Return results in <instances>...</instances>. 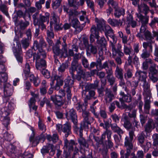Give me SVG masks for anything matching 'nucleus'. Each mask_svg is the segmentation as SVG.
<instances>
[{"label": "nucleus", "instance_id": "nucleus-4", "mask_svg": "<svg viewBox=\"0 0 158 158\" xmlns=\"http://www.w3.org/2000/svg\"><path fill=\"white\" fill-rule=\"evenodd\" d=\"M11 112L8 110L7 108L5 107L0 109V116L2 124L6 127H7L10 124V115Z\"/></svg>", "mask_w": 158, "mask_h": 158}, {"label": "nucleus", "instance_id": "nucleus-48", "mask_svg": "<svg viewBox=\"0 0 158 158\" xmlns=\"http://www.w3.org/2000/svg\"><path fill=\"white\" fill-rule=\"evenodd\" d=\"M78 142L80 145H82L85 147L88 148V144L85 139L83 137V136L80 137L78 139Z\"/></svg>", "mask_w": 158, "mask_h": 158}, {"label": "nucleus", "instance_id": "nucleus-26", "mask_svg": "<svg viewBox=\"0 0 158 158\" xmlns=\"http://www.w3.org/2000/svg\"><path fill=\"white\" fill-rule=\"evenodd\" d=\"M144 110L145 113L148 114L149 112V110L151 108L150 99L151 97H144Z\"/></svg>", "mask_w": 158, "mask_h": 158}, {"label": "nucleus", "instance_id": "nucleus-34", "mask_svg": "<svg viewBox=\"0 0 158 158\" xmlns=\"http://www.w3.org/2000/svg\"><path fill=\"white\" fill-rule=\"evenodd\" d=\"M148 64H151L150 67H151L153 65H154L155 67H156V64L153 63L151 59L149 58L146 59L145 61L143 63L142 68L143 69L146 70L148 69Z\"/></svg>", "mask_w": 158, "mask_h": 158}, {"label": "nucleus", "instance_id": "nucleus-3", "mask_svg": "<svg viewBox=\"0 0 158 158\" xmlns=\"http://www.w3.org/2000/svg\"><path fill=\"white\" fill-rule=\"evenodd\" d=\"M14 41H15L16 46H15V44H13L12 46V50L16 57V58L19 63H22L23 61V56L22 50L21 45L19 43L18 38L15 37Z\"/></svg>", "mask_w": 158, "mask_h": 158}, {"label": "nucleus", "instance_id": "nucleus-64", "mask_svg": "<svg viewBox=\"0 0 158 158\" xmlns=\"http://www.w3.org/2000/svg\"><path fill=\"white\" fill-rule=\"evenodd\" d=\"M107 4L109 6H110V5H111L113 8H114L117 7L118 5L117 3L114 0H108Z\"/></svg>", "mask_w": 158, "mask_h": 158}, {"label": "nucleus", "instance_id": "nucleus-6", "mask_svg": "<svg viewBox=\"0 0 158 158\" xmlns=\"http://www.w3.org/2000/svg\"><path fill=\"white\" fill-rule=\"evenodd\" d=\"M75 145V143L74 140H71L70 141H69L67 139H65L64 153L66 157H68L69 155L71 152L73 151L74 146Z\"/></svg>", "mask_w": 158, "mask_h": 158}, {"label": "nucleus", "instance_id": "nucleus-20", "mask_svg": "<svg viewBox=\"0 0 158 158\" xmlns=\"http://www.w3.org/2000/svg\"><path fill=\"white\" fill-rule=\"evenodd\" d=\"M134 131H130L129 132V137L126 136L125 139L124 146H127L133 147V144L132 141L134 135Z\"/></svg>", "mask_w": 158, "mask_h": 158}, {"label": "nucleus", "instance_id": "nucleus-30", "mask_svg": "<svg viewBox=\"0 0 158 158\" xmlns=\"http://www.w3.org/2000/svg\"><path fill=\"white\" fill-rule=\"evenodd\" d=\"M154 128L155 124L153 120L149 119L145 127V131L146 132L149 133L151 131L152 128Z\"/></svg>", "mask_w": 158, "mask_h": 158}, {"label": "nucleus", "instance_id": "nucleus-8", "mask_svg": "<svg viewBox=\"0 0 158 158\" xmlns=\"http://www.w3.org/2000/svg\"><path fill=\"white\" fill-rule=\"evenodd\" d=\"M13 92L12 86L9 83L4 84V101L7 102L8 100V97L12 94Z\"/></svg>", "mask_w": 158, "mask_h": 158}, {"label": "nucleus", "instance_id": "nucleus-9", "mask_svg": "<svg viewBox=\"0 0 158 158\" xmlns=\"http://www.w3.org/2000/svg\"><path fill=\"white\" fill-rule=\"evenodd\" d=\"M65 116L68 120H71L75 124L77 123V116L75 110L73 108L67 110H66Z\"/></svg>", "mask_w": 158, "mask_h": 158}, {"label": "nucleus", "instance_id": "nucleus-16", "mask_svg": "<svg viewBox=\"0 0 158 158\" xmlns=\"http://www.w3.org/2000/svg\"><path fill=\"white\" fill-rule=\"evenodd\" d=\"M63 10L64 12L68 14L69 19L76 18L79 14V13L75 9H69V7L64 6Z\"/></svg>", "mask_w": 158, "mask_h": 158}, {"label": "nucleus", "instance_id": "nucleus-42", "mask_svg": "<svg viewBox=\"0 0 158 158\" xmlns=\"http://www.w3.org/2000/svg\"><path fill=\"white\" fill-rule=\"evenodd\" d=\"M47 139L49 141H52L53 143L57 142L59 139L58 135L56 134H53L52 136L50 135H47Z\"/></svg>", "mask_w": 158, "mask_h": 158}, {"label": "nucleus", "instance_id": "nucleus-54", "mask_svg": "<svg viewBox=\"0 0 158 158\" xmlns=\"http://www.w3.org/2000/svg\"><path fill=\"white\" fill-rule=\"evenodd\" d=\"M127 150V152L125 154V158H129L131 153V151L132 150L133 147L127 146H124Z\"/></svg>", "mask_w": 158, "mask_h": 158}, {"label": "nucleus", "instance_id": "nucleus-55", "mask_svg": "<svg viewBox=\"0 0 158 158\" xmlns=\"http://www.w3.org/2000/svg\"><path fill=\"white\" fill-rule=\"evenodd\" d=\"M81 56L80 53H76L73 55V59L72 62V64H75L78 63V60L80 58Z\"/></svg>", "mask_w": 158, "mask_h": 158}, {"label": "nucleus", "instance_id": "nucleus-12", "mask_svg": "<svg viewBox=\"0 0 158 158\" xmlns=\"http://www.w3.org/2000/svg\"><path fill=\"white\" fill-rule=\"evenodd\" d=\"M50 99L56 107L61 106L65 102V100L63 99V97L60 95H52L50 97Z\"/></svg>", "mask_w": 158, "mask_h": 158}, {"label": "nucleus", "instance_id": "nucleus-32", "mask_svg": "<svg viewBox=\"0 0 158 158\" xmlns=\"http://www.w3.org/2000/svg\"><path fill=\"white\" fill-rule=\"evenodd\" d=\"M125 13V10L123 8H116L114 12V15L116 18H119L121 15L123 16Z\"/></svg>", "mask_w": 158, "mask_h": 158}, {"label": "nucleus", "instance_id": "nucleus-47", "mask_svg": "<svg viewBox=\"0 0 158 158\" xmlns=\"http://www.w3.org/2000/svg\"><path fill=\"white\" fill-rule=\"evenodd\" d=\"M21 42L23 47L25 49L27 48L29 45V40L27 38L22 40Z\"/></svg>", "mask_w": 158, "mask_h": 158}, {"label": "nucleus", "instance_id": "nucleus-11", "mask_svg": "<svg viewBox=\"0 0 158 158\" xmlns=\"http://www.w3.org/2000/svg\"><path fill=\"white\" fill-rule=\"evenodd\" d=\"M149 77L150 79L153 82H155L158 80V73L157 70L153 65L149 68Z\"/></svg>", "mask_w": 158, "mask_h": 158}, {"label": "nucleus", "instance_id": "nucleus-15", "mask_svg": "<svg viewBox=\"0 0 158 158\" xmlns=\"http://www.w3.org/2000/svg\"><path fill=\"white\" fill-rule=\"evenodd\" d=\"M120 95L122 96V97L119 99L121 104L124 107H126L127 106L124 104V102L129 103L131 102V95L130 94L129 95L125 94L122 91L120 92Z\"/></svg>", "mask_w": 158, "mask_h": 158}, {"label": "nucleus", "instance_id": "nucleus-28", "mask_svg": "<svg viewBox=\"0 0 158 158\" xmlns=\"http://www.w3.org/2000/svg\"><path fill=\"white\" fill-rule=\"evenodd\" d=\"M62 131L65 133L64 136L67 138L71 133L70 124L67 123L63 125Z\"/></svg>", "mask_w": 158, "mask_h": 158}, {"label": "nucleus", "instance_id": "nucleus-18", "mask_svg": "<svg viewBox=\"0 0 158 158\" xmlns=\"http://www.w3.org/2000/svg\"><path fill=\"white\" fill-rule=\"evenodd\" d=\"M135 76L138 80V81H140L142 82H145L146 81L147 78V72L138 70L136 71Z\"/></svg>", "mask_w": 158, "mask_h": 158}, {"label": "nucleus", "instance_id": "nucleus-49", "mask_svg": "<svg viewBox=\"0 0 158 158\" xmlns=\"http://www.w3.org/2000/svg\"><path fill=\"white\" fill-rule=\"evenodd\" d=\"M53 77L54 80H56V83L59 85L60 86L63 85V81L60 78V77L56 75L53 76Z\"/></svg>", "mask_w": 158, "mask_h": 158}, {"label": "nucleus", "instance_id": "nucleus-27", "mask_svg": "<svg viewBox=\"0 0 158 158\" xmlns=\"http://www.w3.org/2000/svg\"><path fill=\"white\" fill-rule=\"evenodd\" d=\"M136 15L138 18L139 19V22H140L142 25H146L148 23L149 17L147 15L143 16L140 13L137 14Z\"/></svg>", "mask_w": 158, "mask_h": 158}, {"label": "nucleus", "instance_id": "nucleus-17", "mask_svg": "<svg viewBox=\"0 0 158 158\" xmlns=\"http://www.w3.org/2000/svg\"><path fill=\"white\" fill-rule=\"evenodd\" d=\"M90 31L91 33L89 37L90 41L91 43H92L95 41L94 37H95L97 39L99 38V36L98 35V31L96 29L95 25L92 26L90 29Z\"/></svg>", "mask_w": 158, "mask_h": 158}, {"label": "nucleus", "instance_id": "nucleus-5", "mask_svg": "<svg viewBox=\"0 0 158 158\" xmlns=\"http://www.w3.org/2000/svg\"><path fill=\"white\" fill-rule=\"evenodd\" d=\"M60 41L57 40L55 44L52 47V50L53 53L56 56H60L61 57L66 58L68 56L67 50L65 52L63 47L61 49L60 48Z\"/></svg>", "mask_w": 158, "mask_h": 158}, {"label": "nucleus", "instance_id": "nucleus-46", "mask_svg": "<svg viewBox=\"0 0 158 158\" xmlns=\"http://www.w3.org/2000/svg\"><path fill=\"white\" fill-rule=\"evenodd\" d=\"M29 24V23L28 21L23 22L22 20L19 21V26L21 29H24Z\"/></svg>", "mask_w": 158, "mask_h": 158}, {"label": "nucleus", "instance_id": "nucleus-57", "mask_svg": "<svg viewBox=\"0 0 158 158\" xmlns=\"http://www.w3.org/2000/svg\"><path fill=\"white\" fill-rule=\"evenodd\" d=\"M0 10L6 16H9L7 8L5 5L3 4L0 6Z\"/></svg>", "mask_w": 158, "mask_h": 158}, {"label": "nucleus", "instance_id": "nucleus-13", "mask_svg": "<svg viewBox=\"0 0 158 158\" xmlns=\"http://www.w3.org/2000/svg\"><path fill=\"white\" fill-rule=\"evenodd\" d=\"M70 25L75 29L76 31L79 32L82 30L83 27L80 25V23L78 19L76 18L69 19Z\"/></svg>", "mask_w": 158, "mask_h": 158}, {"label": "nucleus", "instance_id": "nucleus-52", "mask_svg": "<svg viewBox=\"0 0 158 158\" xmlns=\"http://www.w3.org/2000/svg\"><path fill=\"white\" fill-rule=\"evenodd\" d=\"M61 0H56L55 1H52V7L53 9H56L60 5Z\"/></svg>", "mask_w": 158, "mask_h": 158}, {"label": "nucleus", "instance_id": "nucleus-39", "mask_svg": "<svg viewBox=\"0 0 158 158\" xmlns=\"http://www.w3.org/2000/svg\"><path fill=\"white\" fill-rule=\"evenodd\" d=\"M28 77H29L30 81L33 82L35 86H37L39 85L40 81L38 77H35L33 74L29 75Z\"/></svg>", "mask_w": 158, "mask_h": 158}, {"label": "nucleus", "instance_id": "nucleus-21", "mask_svg": "<svg viewBox=\"0 0 158 158\" xmlns=\"http://www.w3.org/2000/svg\"><path fill=\"white\" fill-rule=\"evenodd\" d=\"M95 21L96 22L97 24V28L101 31H104L105 33L106 32V27L107 26H109L108 24H105V21L103 19L99 20L97 18H96L95 19Z\"/></svg>", "mask_w": 158, "mask_h": 158}, {"label": "nucleus", "instance_id": "nucleus-19", "mask_svg": "<svg viewBox=\"0 0 158 158\" xmlns=\"http://www.w3.org/2000/svg\"><path fill=\"white\" fill-rule=\"evenodd\" d=\"M44 136L43 135L41 136H38L35 137L34 133L32 131V134L29 138V141L32 144L33 146H35L39 143L40 140L43 138H44Z\"/></svg>", "mask_w": 158, "mask_h": 158}, {"label": "nucleus", "instance_id": "nucleus-2", "mask_svg": "<svg viewBox=\"0 0 158 158\" xmlns=\"http://www.w3.org/2000/svg\"><path fill=\"white\" fill-rule=\"evenodd\" d=\"M50 14L46 12L44 15L42 14H39L37 12L34 14L32 16L33 24L35 26H37L39 23H43L47 22L48 23L49 21Z\"/></svg>", "mask_w": 158, "mask_h": 158}, {"label": "nucleus", "instance_id": "nucleus-40", "mask_svg": "<svg viewBox=\"0 0 158 158\" xmlns=\"http://www.w3.org/2000/svg\"><path fill=\"white\" fill-rule=\"evenodd\" d=\"M123 52L126 55H134L135 54L132 48L131 47H127L126 44L124 45Z\"/></svg>", "mask_w": 158, "mask_h": 158}, {"label": "nucleus", "instance_id": "nucleus-59", "mask_svg": "<svg viewBox=\"0 0 158 158\" xmlns=\"http://www.w3.org/2000/svg\"><path fill=\"white\" fill-rule=\"evenodd\" d=\"M153 139V144L154 146H158V134L155 133L152 136Z\"/></svg>", "mask_w": 158, "mask_h": 158}, {"label": "nucleus", "instance_id": "nucleus-56", "mask_svg": "<svg viewBox=\"0 0 158 158\" xmlns=\"http://www.w3.org/2000/svg\"><path fill=\"white\" fill-rule=\"evenodd\" d=\"M150 53L146 49H143L141 57L143 59L148 58L150 56Z\"/></svg>", "mask_w": 158, "mask_h": 158}, {"label": "nucleus", "instance_id": "nucleus-36", "mask_svg": "<svg viewBox=\"0 0 158 158\" xmlns=\"http://www.w3.org/2000/svg\"><path fill=\"white\" fill-rule=\"evenodd\" d=\"M97 49L96 46L90 44L87 48V53L88 55H90L91 53L94 54H96L97 53Z\"/></svg>", "mask_w": 158, "mask_h": 158}, {"label": "nucleus", "instance_id": "nucleus-61", "mask_svg": "<svg viewBox=\"0 0 158 158\" xmlns=\"http://www.w3.org/2000/svg\"><path fill=\"white\" fill-rule=\"evenodd\" d=\"M97 42L98 44L103 46H104L106 44V41L104 37H101L100 40H99V38L97 39Z\"/></svg>", "mask_w": 158, "mask_h": 158}, {"label": "nucleus", "instance_id": "nucleus-24", "mask_svg": "<svg viewBox=\"0 0 158 158\" xmlns=\"http://www.w3.org/2000/svg\"><path fill=\"white\" fill-rule=\"evenodd\" d=\"M118 48L116 49L115 45L112 44V50L113 56H115L117 54H118L120 57H123L124 55V53L122 52L121 51L122 46L120 44H118Z\"/></svg>", "mask_w": 158, "mask_h": 158}, {"label": "nucleus", "instance_id": "nucleus-63", "mask_svg": "<svg viewBox=\"0 0 158 158\" xmlns=\"http://www.w3.org/2000/svg\"><path fill=\"white\" fill-rule=\"evenodd\" d=\"M91 123H89L88 122L83 121L81 123L80 127L85 130L88 129L89 125H90Z\"/></svg>", "mask_w": 158, "mask_h": 158}, {"label": "nucleus", "instance_id": "nucleus-60", "mask_svg": "<svg viewBox=\"0 0 158 158\" xmlns=\"http://www.w3.org/2000/svg\"><path fill=\"white\" fill-rule=\"evenodd\" d=\"M15 107V104L14 103L12 102H9L7 106H5L6 108H7L8 110H10V112L13 110Z\"/></svg>", "mask_w": 158, "mask_h": 158}, {"label": "nucleus", "instance_id": "nucleus-62", "mask_svg": "<svg viewBox=\"0 0 158 158\" xmlns=\"http://www.w3.org/2000/svg\"><path fill=\"white\" fill-rule=\"evenodd\" d=\"M108 82L110 83V85H114L115 82V78L113 75L107 77Z\"/></svg>", "mask_w": 158, "mask_h": 158}, {"label": "nucleus", "instance_id": "nucleus-10", "mask_svg": "<svg viewBox=\"0 0 158 158\" xmlns=\"http://www.w3.org/2000/svg\"><path fill=\"white\" fill-rule=\"evenodd\" d=\"M106 31L105 33V35L106 37L109 40L108 37L109 36L112 40V42L111 40L110 41L111 42V45L112 47V44L114 45V44L116 43L117 41V38L114 35L113 30L110 26H107L106 27Z\"/></svg>", "mask_w": 158, "mask_h": 158}, {"label": "nucleus", "instance_id": "nucleus-31", "mask_svg": "<svg viewBox=\"0 0 158 158\" xmlns=\"http://www.w3.org/2000/svg\"><path fill=\"white\" fill-rule=\"evenodd\" d=\"M138 8L140 12H143L145 15H147L149 10V7L144 3H142L138 5Z\"/></svg>", "mask_w": 158, "mask_h": 158}, {"label": "nucleus", "instance_id": "nucleus-29", "mask_svg": "<svg viewBox=\"0 0 158 158\" xmlns=\"http://www.w3.org/2000/svg\"><path fill=\"white\" fill-rule=\"evenodd\" d=\"M82 116L84 118L83 121L88 122L89 123H93L94 119L93 118L90 116L89 113L86 111H83Z\"/></svg>", "mask_w": 158, "mask_h": 158}, {"label": "nucleus", "instance_id": "nucleus-53", "mask_svg": "<svg viewBox=\"0 0 158 158\" xmlns=\"http://www.w3.org/2000/svg\"><path fill=\"white\" fill-rule=\"evenodd\" d=\"M104 59V57H99L96 60V62L95 63L96 64V69L98 70L102 64V61Z\"/></svg>", "mask_w": 158, "mask_h": 158}, {"label": "nucleus", "instance_id": "nucleus-14", "mask_svg": "<svg viewBox=\"0 0 158 158\" xmlns=\"http://www.w3.org/2000/svg\"><path fill=\"white\" fill-rule=\"evenodd\" d=\"M77 71V73H81L83 75L85 73H86L82 69V67L80 64L78 63H76L75 65L71 64V68L70 69V72L72 75L73 77H74V74L73 72Z\"/></svg>", "mask_w": 158, "mask_h": 158}, {"label": "nucleus", "instance_id": "nucleus-50", "mask_svg": "<svg viewBox=\"0 0 158 158\" xmlns=\"http://www.w3.org/2000/svg\"><path fill=\"white\" fill-rule=\"evenodd\" d=\"M68 64L66 63H62L60 64L58 69V70L59 73H62L64 72L66 69L68 68Z\"/></svg>", "mask_w": 158, "mask_h": 158}, {"label": "nucleus", "instance_id": "nucleus-25", "mask_svg": "<svg viewBox=\"0 0 158 158\" xmlns=\"http://www.w3.org/2000/svg\"><path fill=\"white\" fill-rule=\"evenodd\" d=\"M80 83V87L83 89L84 87L85 86V90H83L82 91V96L83 97L84 95H85L86 94V92L89 91L91 89H94L93 86V85L91 84H87L86 85L85 82H81L79 83Z\"/></svg>", "mask_w": 158, "mask_h": 158}, {"label": "nucleus", "instance_id": "nucleus-35", "mask_svg": "<svg viewBox=\"0 0 158 158\" xmlns=\"http://www.w3.org/2000/svg\"><path fill=\"white\" fill-rule=\"evenodd\" d=\"M122 120L124 122L123 126L126 129L128 130L131 128V124L128 120L127 116H124Z\"/></svg>", "mask_w": 158, "mask_h": 158}, {"label": "nucleus", "instance_id": "nucleus-22", "mask_svg": "<svg viewBox=\"0 0 158 158\" xmlns=\"http://www.w3.org/2000/svg\"><path fill=\"white\" fill-rule=\"evenodd\" d=\"M105 94L104 96V99L106 103H109L113 99L114 95L110 89L107 88L105 90Z\"/></svg>", "mask_w": 158, "mask_h": 158}, {"label": "nucleus", "instance_id": "nucleus-41", "mask_svg": "<svg viewBox=\"0 0 158 158\" xmlns=\"http://www.w3.org/2000/svg\"><path fill=\"white\" fill-rule=\"evenodd\" d=\"M146 25H142L140 28V32L137 35V36L139 38H143V33L147 31Z\"/></svg>", "mask_w": 158, "mask_h": 158}, {"label": "nucleus", "instance_id": "nucleus-45", "mask_svg": "<svg viewBox=\"0 0 158 158\" xmlns=\"http://www.w3.org/2000/svg\"><path fill=\"white\" fill-rule=\"evenodd\" d=\"M38 125L39 129L42 131L43 132H44L46 131V127L40 118L39 119Z\"/></svg>", "mask_w": 158, "mask_h": 158}, {"label": "nucleus", "instance_id": "nucleus-1", "mask_svg": "<svg viewBox=\"0 0 158 158\" xmlns=\"http://www.w3.org/2000/svg\"><path fill=\"white\" fill-rule=\"evenodd\" d=\"M35 50L38 49L39 52L33 55V60H35V66L37 70H40L44 76L47 78L50 77V73L48 70L45 69L46 63L43 59L46 57V52L44 50L40 48L37 42H35L34 46Z\"/></svg>", "mask_w": 158, "mask_h": 158}, {"label": "nucleus", "instance_id": "nucleus-51", "mask_svg": "<svg viewBox=\"0 0 158 158\" xmlns=\"http://www.w3.org/2000/svg\"><path fill=\"white\" fill-rule=\"evenodd\" d=\"M133 76L132 70L128 69L124 74V77L126 80L131 78Z\"/></svg>", "mask_w": 158, "mask_h": 158}, {"label": "nucleus", "instance_id": "nucleus-58", "mask_svg": "<svg viewBox=\"0 0 158 158\" xmlns=\"http://www.w3.org/2000/svg\"><path fill=\"white\" fill-rule=\"evenodd\" d=\"M67 93V98L68 100H70L72 98V94L70 88L68 87L66 89H64Z\"/></svg>", "mask_w": 158, "mask_h": 158}, {"label": "nucleus", "instance_id": "nucleus-38", "mask_svg": "<svg viewBox=\"0 0 158 158\" xmlns=\"http://www.w3.org/2000/svg\"><path fill=\"white\" fill-rule=\"evenodd\" d=\"M2 71H0V84L2 85V83L4 84L7 82L8 79L7 74L5 72L2 73Z\"/></svg>", "mask_w": 158, "mask_h": 158}, {"label": "nucleus", "instance_id": "nucleus-23", "mask_svg": "<svg viewBox=\"0 0 158 158\" xmlns=\"http://www.w3.org/2000/svg\"><path fill=\"white\" fill-rule=\"evenodd\" d=\"M143 95L144 97H151V93L150 89V85L146 81L145 82H143Z\"/></svg>", "mask_w": 158, "mask_h": 158}, {"label": "nucleus", "instance_id": "nucleus-43", "mask_svg": "<svg viewBox=\"0 0 158 158\" xmlns=\"http://www.w3.org/2000/svg\"><path fill=\"white\" fill-rule=\"evenodd\" d=\"M4 139L7 141H10L13 138V136L12 134L6 131L4 133L2 134Z\"/></svg>", "mask_w": 158, "mask_h": 158}, {"label": "nucleus", "instance_id": "nucleus-37", "mask_svg": "<svg viewBox=\"0 0 158 158\" xmlns=\"http://www.w3.org/2000/svg\"><path fill=\"white\" fill-rule=\"evenodd\" d=\"M123 70L121 67L117 65L114 74L115 77L118 78L123 77Z\"/></svg>", "mask_w": 158, "mask_h": 158}, {"label": "nucleus", "instance_id": "nucleus-7", "mask_svg": "<svg viewBox=\"0 0 158 158\" xmlns=\"http://www.w3.org/2000/svg\"><path fill=\"white\" fill-rule=\"evenodd\" d=\"M51 26H54V29L56 31L61 30L60 24V18L54 12L52 14V17L50 22Z\"/></svg>", "mask_w": 158, "mask_h": 158}, {"label": "nucleus", "instance_id": "nucleus-33", "mask_svg": "<svg viewBox=\"0 0 158 158\" xmlns=\"http://www.w3.org/2000/svg\"><path fill=\"white\" fill-rule=\"evenodd\" d=\"M64 88L66 89L69 87H72L73 85V81L71 79L70 77H68L64 80Z\"/></svg>", "mask_w": 158, "mask_h": 158}, {"label": "nucleus", "instance_id": "nucleus-44", "mask_svg": "<svg viewBox=\"0 0 158 158\" xmlns=\"http://www.w3.org/2000/svg\"><path fill=\"white\" fill-rule=\"evenodd\" d=\"M30 67L29 64L27 63L25 64V67L23 69L24 74L26 77V79L30 75Z\"/></svg>", "mask_w": 158, "mask_h": 158}]
</instances>
